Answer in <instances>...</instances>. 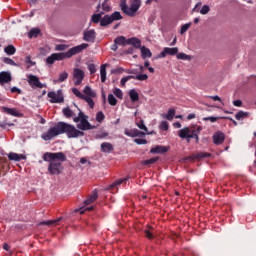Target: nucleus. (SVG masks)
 <instances>
[{
    "mask_svg": "<svg viewBox=\"0 0 256 256\" xmlns=\"http://www.w3.org/2000/svg\"><path fill=\"white\" fill-rule=\"evenodd\" d=\"M27 81L31 89H44V87H47V85L41 83L39 77L33 74L27 75Z\"/></svg>",
    "mask_w": 256,
    "mask_h": 256,
    "instance_id": "obj_8",
    "label": "nucleus"
},
{
    "mask_svg": "<svg viewBox=\"0 0 256 256\" xmlns=\"http://www.w3.org/2000/svg\"><path fill=\"white\" fill-rule=\"evenodd\" d=\"M169 149L166 146L158 145L150 150V153H167Z\"/></svg>",
    "mask_w": 256,
    "mask_h": 256,
    "instance_id": "obj_22",
    "label": "nucleus"
},
{
    "mask_svg": "<svg viewBox=\"0 0 256 256\" xmlns=\"http://www.w3.org/2000/svg\"><path fill=\"white\" fill-rule=\"evenodd\" d=\"M80 163L81 165H85V163H87V158H81Z\"/></svg>",
    "mask_w": 256,
    "mask_h": 256,
    "instance_id": "obj_64",
    "label": "nucleus"
},
{
    "mask_svg": "<svg viewBox=\"0 0 256 256\" xmlns=\"http://www.w3.org/2000/svg\"><path fill=\"white\" fill-rule=\"evenodd\" d=\"M191 139H196V141H199V135H197V133H195L194 130L192 132V138Z\"/></svg>",
    "mask_w": 256,
    "mask_h": 256,
    "instance_id": "obj_61",
    "label": "nucleus"
},
{
    "mask_svg": "<svg viewBox=\"0 0 256 256\" xmlns=\"http://www.w3.org/2000/svg\"><path fill=\"white\" fill-rule=\"evenodd\" d=\"M188 121H191V119H195V114L191 113L187 116Z\"/></svg>",
    "mask_w": 256,
    "mask_h": 256,
    "instance_id": "obj_63",
    "label": "nucleus"
},
{
    "mask_svg": "<svg viewBox=\"0 0 256 256\" xmlns=\"http://www.w3.org/2000/svg\"><path fill=\"white\" fill-rule=\"evenodd\" d=\"M72 93L73 95H75V97H78V99H83V101H86V103H88L90 109H93V107H95V102L93 101V99H95V97H97V93L95 91H93V89H91V87L86 86L83 90V93H81V91H79V89L77 88H72Z\"/></svg>",
    "mask_w": 256,
    "mask_h": 256,
    "instance_id": "obj_4",
    "label": "nucleus"
},
{
    "mask_svg": "<svg viewBox=\"0 0 256 256\" xmlns=\"http://www.w3.org/2000/svg\"><path fill=\"white\" fill-rule=\"evenodd\" d=\"M88 70L90 71V74L93 75V73H96L97 68H95V64H89Z\"/></svg>",
    "mask_w": 256,
    "mask_h": 256,
    "instance_id": "obj_53",
    "label": "nucleus"
},
{
    "mask_svg": "<svg viewBox=\"0 0 256 256\" xmlns=\"http://www.w3.org/2000/svg\"><path fill=\"white\" fill-rule=\"evenodd\" d=\"M25 62L28 63L31 66L36 65V63L31 60V56H27L26 59H25Z\"/></svg>",
    "mask_w": 256,
    "mask_h": 256,
    "instance_id": "obj_56",
    "label": "nucleus"
},
{
    "mask_svg": "<svg viewBox=\"0 0 256 256\" xmlns=\"http://www.w3.org/2000/svg\"><path fill=\"white\" fill-rule=\"evenodd\" d=\"M101 151L103 153H111L113 151V145L109 142H104L101 144Z\"/></svg>",
    "mask_w": 256,
    "mask_h": 256,
    "instance_id": "obj_21",
    "label": "nucleus"
},
{
    "mask_svg": "<svg viewBox=\"0 0 256 256\" xmlns=\"http://www.w3.org/2000/svg\"><path fill=\"white\" fill-rule=\"evenodd\" d=\"M39 33H41V30H39V28H33L30 30L28 35L29 37H37Z\"/></svg>",
    "mask_w": 256,
    "mask_h": 256,
    "instance_id": "obj_44",
    "label": "nucleus"
},
{
    "mask_svg": "<svg viewBox=\"0 0 256 256\" xmlns=\"http://www.w3.org/2000/svg\"><path fill=\"white\" fill-rule=\"evenodd\" d=\"M136 126L140 128L141 131H144L146 135H151V133L148 132L149 130L147 129V126L145 125V122L143 120L136 121Z\"/></svg>",
    "mask_w": 256,
    "mask_h": 256,
    "instance_id": "obj_28",
    "label": "nucleus"
},
{
    "mask_svg": "<svg viewBox=\"0 0 256 256\" xmlns=\"http://www.w3.org/2000/svg\"><path fill=\"white\" fill-rule=\"evenodd\" d=\"M113 23V20L111 19V16L105 15L101 20H100V25L101 27H107V25H111Z\"/></svg>",
    "mask_w": 256,
    "mask_h": 256,
    "instance_id": "obj_24",
    "label": "nucleus"
},
{
    "mask_svg": "<svg viewBox=\"0 0 256 256\" xmlns=\"http://www.w3.org/2000/svg\"><path fill=\"white\" fill-rule=\"evenodd\" d=\"M110 19H112L113 21H121V19H123V17L121 16L120 12H114L112 15H110Z\"/></svg>",
    "mask_w": 256,
    "mask_h": 256,
    "instance_id": "obj_38",
    "label": "nucleus"
},
{
    "mask_svg": "<svg viewBox=\"0 0 256 256\" xmlns=\"http://www.w3.org/2000/svg\"><path fill=\"white\" fill-rule=\"evenodd\" d=\"M87 47H89V44L83 43L69 49L67 52L53 53L51 56H48L46 58V63L47 65H53L55 61H63V59H71L73 55H77L81 53V51H85Z\"/></svg>",
    "mask_w": 256,
    "mask_h": 256,
    "instance_id": "obj_3",
    "label": "nucleus"
},
{
    "mask_svg": "<svg viewBox=\"0 0 256 256\" xmlns=\"http://www.w3.org/2000/svg\"><path fill=\"white\" fill-rule=\"evenodd\" d=\"M233 105L235 107H241V105H243V102H241V100H235L233 101Z\"/></svg>",
    "mask_w": 256,
    "mask_h": 256,
    "instance_id": "obj_58",
    "label": "nucleus"
},
{
    "mask_svg": "<svg viewBox=\"0 0 256 256\" xmlns=\"http://www.w3.org/2000/svg\"><path fill=\"white\" fill-rule=\"evenodd\" d=\"M83 79H85V72L79 68H75L73 70L74 85H81V83H83Z\"/></svg>",
    "mask_w": 256,
    "mask_h": 256,
    "instance_id": "obj_9",
    "label": "nucleus"
},
{
    "mask_svg": "<svg viewBox=\"0 0 256 256\" xmlns=\"http://www.w3.org/2000/svg\"><path fill=\"white\" fill-rule=\"evenodd\" d=\"M126 45H132L133 47H135L136 49L141 48V40H139L138 38H129L126 40Z\"/></svg>",
    "mask_w": 256,
    "mask_h": 256,
    "instance_id": "obj_16",
    "label": "nucleus"
},
{
    "mask_svg": "<svg viewBox=\"0 0 256 256\" xmlns=\"http://www.w3.org/2000/svg\"><path fill=\"white\" fill-rule=\"evenodd\" d=\"M98 195L96 190H94L91 194V196L84 202L85 205H91V203H93L96 199H97Z\"/></svg>",
    "mask_w": 256,
    "mask_h": 256,
    "instance_id": "obj_31",
    "label": "nucleus"
},
{
    "mask_svg": "<svg viewBox=\"0 0 256 256\" xmlns=\"http://www.w3.org/2000/svg\"><path fill=\"white\" fill-rule=\"evenodd\" d=\"M3 63H5L6 65H12V67H19L18 63H15V61H13V59L8 58V57H4L2 59Z\"/></svg>",
    "mask_w": 256,
    "mask_h": 256,
    "instance_id": "obj_33",
    "label": "nucleus"
},
{
    "mask_svg": "<svg viewBox=\"0 0 256 256\" xmlns=\"http://www.w3.org/2000/svg\"><path fill=\"white\" fill-rule=\"evenodd\" d=\"M59 221H61V218H58L56 220L42 221L39 223V225H48V226L57 225V223H59Z\"/></svg>",
    "mask_w": 256,
    "mask_h": 256,
    "instance_id": "obj_36",
    "label": "nucleus"
},
{
    "mask_svg": "<svg viewBox=\"0 0 256 256\" xmlns=\"http://www.w3.org/2000/svg\"><path fill=\"white\" fill-rule=\"evenodd\" d=\"M101 14H94L92 15V23H99L101 21Z\"/></svg>",
    "mask_w": 256,
    "mask_h": 256,
    "instance_id": "obj_50",
    "label": "nucleus"
},
{
    "mask_svg": "<svg viewBox=\"0 0 256 256\" xmlns=\"http://www.w3.org/2000/svg\"><path fill=\"white\" fill-rule=\"evenodd\" d=\"M114 43L116 45H127V39L125 38V36H120L114 40Z\"/></svg>",
    "mask_w": 256,
    "mask_h": 256,
    "instance_id": "obj_34",
    "label": "nucleus"
},
{
    "mask_svg": "<svg viewBox=\"0 0 256 256\" xmlns=\"http://www.w3.org/2000/svg\"><path fill=\"white\" fill-rule=\"evenodd\" d=\"M209 11H211V8L209 7V5H204L200 10V14L207 15V13H209Z\"/></svg>",
    "mask_w": 256,
    "mask_h": 256,
    "instance_id": "obj_47",
    "label": "nucleus"
},
{
    "mask_svg": "<svg viewBox=\"0 0 256 256\" xmlns=\"http://www.w3.org/2000/svg\"><path fill=\"white\" fill-rule=\"evenodd\" d=\"M130 79H135V76L130 75L122 78L120 81L122 87H125V84L127 83V81H130Z\"/></svg>",
    "mask_w": 256,
    "mask_h": 256,
    "instance_id": "obj_46",
    "label": "nucleus"
},
{
    "mask_svg": "<svg viewBox=\"0 0 256 256\" xmlns=\"http://www.w3.org/2000/svg\"><path fill=\"white\" fill-rule=\"evenodd\" d=\"M7 126L8 127H13V123L0 122V127L2 129H7Z\"/></svg>",
    "mask_w": 256,
    "mask_h": 256,
    "instance_id": "obj_54",
    "label": "nucleus"
},
{
    "mask_svg": "<svg viewBox=\"0 0 256 256\" xmlns=\"http://www.w3.org/2000/svg\"><path fill=\"white\" fill-rule=\"evenodd\" d=\"M11 93H18L19 95H21V89L14 86L11 88Z\"/></svg>",
    "mask_w": 256,
    "mask_h": 256,
    "instance_id": "obj_57",
    "label": "nucleus"
},
{
    "mask_svg": "<svg viewBox=\"0 0 256 256\" xmlns=\"http://www.w3.org/2000/svg\"><path fill=\"white\" fill-rule=\"evenodd\" d=\"M176 57L177 59H180L181 61H191V56L183 53V52H180L176 54Z\"/></svg>",
    "mask_w": 256,
    "mask_h": 256,
    "instance_id": "obj_32",
    "label": "nucleus"
},
{
    "mask_svg": "<svg viewBox=\"0 0 256 256\" xmlns=\"http://www.w3.org/2000/svg\"><path fill=\"white\" fill-rule=\"evenodd\" d=\"M16 52L17 49L13 45H8L4 48V53H6V55H15Z\"/></svg>",
    "mask_w": 256,
    "mask_h": 256,
    "instance_id": "obj_29",
    "label": "nucleus"
},
{
    "mask_svg": "<svg viewBox=\"0 0 256 256\" xmlns=\"http://www.w3.org/2000/svg\"><path fill=\"white\" fill-rule=\"evenodd\" d=\"M113 94L115 95V97H117L118 99H123V91L119 88H114L113 89Z\"/></svg>",
    "mask_w": 256,
    "mask_h": 256,
    "instance_id": "obj_40",
    "label": "nucleus"
},
{
    "mask_svg": "<svg viewBox=\"0 0 256 256\" xmlns=\"http://www.w3.org/2000/svg\"><path fill=\"white\" fill-rule=\"evenodd\" d=\"M107 67L108 64H102L100 66V79L102 83H105V81H107Z\"/></svg>",
    "mask_w": 256,
    "mask_h": 256,
    "instance_id": "obj_17",
    "label": "nucleus"
},
{
    "mask_svg": "<svg viewBox=\"0 0 256 256\" xmlns=\"http://www.w3.org/2000/svg\"><path fill=\"white\" fill-rule=\"evenodd\" d=\"M157 161H159V158H150L148 160H144L142 161V165H153V163H157Z\"/></svg>",
    "mask_w": 256,
    "mask_h": 256,
    "instance_id": "obj_39",
    "label": "nucleus"
},
{
    "mask_svg": "<svg viewBox=\"0 0 256 256\" xmlns=\"http://www.w3.org/2000/svg\"><path fill=\"white\" fill-rule=\"evenodd\" d=\"M62 113L66 119H71V117L75 119V117H77L75 116V110L70 109L69 106L63 108Z\"/></svg>",
    "mask_w": 256,
    "mask_h": 256,
    "instance_id": "obj_18",
    "label": "nucleus"
},
{
    "mask_svg": "<svg viewBox=\"0 0 256 256\" xmlns=\"http://www.w3.org/2000/svg\"><path fill=\"white\" fill-rule=\"evenodd\" d=\"M108 103L112 107H115V105H117V98H115V95H113V94L108 95Z\"/></svg>",
    "mask_w": 256,
    "mask_h": 256,
    "instance_id": "obj_37",
    "label": "nucleus"
},
{
    "mask_svg": "<svg viewBox=\"0 0 256 256\" xmlns=\"http://www.w3.org/2000/svg\"><path fill=\"white\" fill-rule=\"evenodd\" d=\"M177 53H179V48L174 47V48H169V47H165L163 49V51L157 56V59H165V57H167V55H177Z\"/></svg>",
    "mask_w": 256,
    "mask_h": 256,
    "instance_id": "obj_10",
    "label": "nucleus"
},
{
    "mask_svg": "<svg viewBox=\"0 0 256 256\" xmlns=\"http://www.w3.org/2000/svg\"><path fill=\"white\" fill-rule=\"evenodd\" d=\"M48 99L51 103H64L65 96H63V90L50 91L47 94Z\"/></svg>",
    "mask_w": 256,
    "mask_h": 256,
    "instance_id": "obj_7",
    "label": "nucleus"
},
{
    "mask_svg": "<svg viewBox=\"0 0 256 256\" xmlns=\"http://www.w3.org/2000/svg\"><path fill=\"white\" fill-rule=\"evenodd\" d=\"M249 115V112L239 111L236 113L235 119H237V121H243L244 119H249Z\"/></svg>",
    "mask_w": 256,
    "mask_h": 256,
    "instance_id": "obj_23",
    "label": "nucleus"
},
{
    "mask_svg": "<svg viewBox=\"0 0 256 256\" xmlns=\"http://www.w3.org/2000/svg\"><path fill=\"white\" fill-rule=\"evenodd\" d=\"M132 79H137V81H147V79H149V76H147V74H139L134 76V78Z\"/></svg>",
    "mask_w": 256,
    "mask_h": 256,
    "instance_id": "obj_45",
    "label": "nucleus"
},
{
    "mask_svg": "<svg viewBox=\"0 0 256 256\" xmlns=\"http://www.w3.org/2000/svg\"><path fill=\"white\" fill-rule=\"evenodd\" d=\"M124 134L127 137H143V136L147 135V133H145L143 131H139V130H137V128H134L132 130L125 129Z\"/></svg>",
    "mask_w": 256,
    "mask_h": 256,
    "instance_id": "obj_12",
    "label": "nucleus"
},
{
    "mask_svg": "<svg viewBox=\"0 0 256 256\" xmlns=\"http://www.w3.org/2000/svg\"><path fill=\"white\" fill-rule=\"evenodd\" d=\"M66 134L68 139H77L78 137H84L85 133L77 129L74 125L67 122H58L54 127H50L46 133L42 134L44 141H51L58 135Z\"/></svg>",
    "mask_w": 256,
    "mask_h": 256,
    "instance_id": "obj_1",
    "label": "nucleus"
},
{
    "mask_svg": "<svg viewBox=\"0 0 256 256\" xmlns=\"http://www.w3.org/2000/svg\"><path fill=\"white\" fill-rule=\"evenodd\" d=\"M123 71H125V69H123V68H116V69L112 70L111 73H123Z\"/></svg>",
    "mask_w": 256,
    "mask_h": 256,
    "instance_id": "obj_59",
    "label": "nucleus"
},
{
    "mask_svg": "<svg viewBox=\"0 0 256 256\" xmlns=\"http://www.w3.org/2000/svg\"><path fill=\"white\" fill-rule=\"evenodd\" d=\"M140 51H141V57L142 59H147V58H151L152 57V53L151 50L145 46L140 47Z\"/></svg>",
    "mask_w": 256,
    "mask_h": 256,
    "instance_id": "obj_20",
    "label": "nucleus"
},
{
    "mask_svg": "<svg viewBox=\"0 0 256 256\" xmlns=\"http://www.w3.org/2000/svg\"><path fill=\"white\" fill-rule=\"evenodd\" d=\"M145 235L148 239H153V230H145Z\"/></svg>",
    "mask_w": 256,
    "mask_h": 256,
    "instance_id": "obj_55",
    "label": "nucleus"
},
{
    "mask_svg": "<svg viewBox=\"0 0 256 256\" xmlns=\"http://www.w3.org/2000/svg\"><path fill=\"white\" fill-rule=\"evenodd\" d=\"M68 78H69V73L64 71L59 74L58 79H55L54 83H63L64 81H67Z\"/></svg>",
    "mask_w": 256,
    "mask_h": 256,
    "instance_id": "obj_25",
    "label": "nucleus"
},
{
    "mask_svg": "<svg viewBox=\"0 0 256 256\" xmlns=\"http://www.w3.org/2000/svg\"><path fill=\"white\" fill-rule=\"evenodd\" d=\"M11 72L2 71L0 72V85H5L6 83H11Z\"/></svg>",
    "mask_w": 256,
    "mask_h": 256,
    "instance_id": "obj_13",
    "label": "nucleus"
},
{
    "mask_svg": "<svg viewBox=\"0 0 256 256\" xmlns=\"http://www.w3.org/2000/svg\"><path fill=\"white\" fill-rule=\"evenodd\" d=\"M210 99H213V101H219L221 103V97H219L218 95L210 96Z\"/></svg>",
    "mask_w": 256,
    "mask_h": 256,
    "instance_id": "obj_60",
    "label": "nucleus"
},
{
    "mask_svg": "<svg viewBox=\"0 0 256 256\" xmlns=\"http://www.w3.org/2000/svg\"><path fill=\"white\" fill-rule=\"evenodd\" d=\"M210 156H211V154H209V153L200 152V153H198L194 156V159H205V158L210 157Z\"/></svg>",
    "mask_w": 256,
    "mask_h": 256,
    "instance_id": "obj_41",
    "label": "nucleus"
},
{
    "mask_svg": "<svg viewBox=\"0 0 256 256\" xmlns=\"http://www.w3.org/2000/svg\"><path fill=\"white\" fill-rule=\"evenodd\" d=\"M217 119H219V118L215 117V116H210V117L203 118V121H210L211 123H215V121H217Z\"/></svg>",
    "mask_w": 256,
    "mask_h": 256,
    "instance_id": "obj_52",
    "label": "nucleus"
},
{
    "mask_svg": "<svg viewBox=\"0 0 256 256\" xmlns=\"http://www.w3.org/2000/svg\"><path fill=\"white\" fill-rule=\"evenodd\" d=\"M129 97H130L132 103L139 101V93H137V90H135V89H132L129 91Z\"/></svg>",
    "mask_w": 256,
    "mask_h": 256,
    "instance_id": "obj_27",
    "label": "nucleus"
},
{
    "mask_svg": "<svg viewBox=\"0 0 256 256\" xmlns=\"http://www.w3.org/2000/svg\"><path fill=\"white\" fill-rule=\"evenodd\" d=\"M178 135L180 139H191L193 136V130H191L189 127H184L178 131Z\"/></svg>",
    "mask_w": 256,
    "mask_h": 256,
    "instance_id": "obj_11",
    "label": "nucleus"
},
{
    "mask_svg": "<svg viewBox=\"0 0 256 256\" xmlns=\"http://www.w3.org/2000/svg\"><path fill=\"white\" fill-rule=\"evenodd\" d=\"M96 121H97L98 123H103V121H105V114H103L102 111H100V112H98V113L96 114Z\"/></svg>",
    "mask_w": 256,
    "mask_h": 256,
    "instance_id": "obj_42",
    "label": "nucleus"
},
{
    "mask_svg": "<svg viewBox=\"0 0 256 256\" xmlns=\"http://www.w3.org/2000/svg\"><path fill=\"white\" fill-rule=\"evenodd\" d=\"M3 111L7 113V115H12V117H19V112L15 108L3 107Z\"/></svg>",
    "mask_w": 256,
    "mask_h": 256,
    "instance_id": "obj_26",
    "label": "nucleus"
},
{
    "mask_svg": "<svg viewBox=\"0 0 256 256\" xmlns=\"http://www.w3.org/2000/svg\"><path fill=\"white\" fill-rule=\"evenodd\" d=\"M162 117L168 121H173V118L175 117V109H169L167 114L162 115Z\"/></svg>",
    "mask_w": 256,
    "mask_h": 256,
    "instance_id": "obj_30",
    "label": "nucleus"
},
{
    "mask_svg": "<svg viewBox=\"0 0 256 256\" xmlns=\"http://www.w3.org/2000/svg\"><path fill=\"white\" fill-rule=\"evenodd\" d=\"M89 117L85 115L81 110H79L78 116L73 118L74 123L77 124V129L79 131H89V129H93L91 123H89Z\"/></svg>",
    "mask_w": 256,
    "mask_h": 256,
    "instance_id": "obj_6",
    "label": "nucleus"
},
{
    "mask_svg": "<svg viewBox=\"0 0 256 256\" xmlns=\"http://www.w3.org/2000/svg\"><path fill=\"white\" fill-rule=\"evenodd\" d=\"M159 127L162 131H168L169 123H167V121H162Z\"/></svg>",
    "mask_w": 256,
    "mask_h": 256,
    "instance_id": "obj_48",
    "label": "nucleus"
},
{
    "mask_svg": "<svg viewBox=\"0 0 256 256\" xmlns=\"http://www.w3.org/2000/svg\"><path fill=\"white\" fill-rule=\"evenodd\" d=\"M120 7L125 15H128V17H135V14L141 7V0H129V6L127 3L122 2Z\"/></svg>",
    "mask_w": 256,
    "mask_h": 256,
    "instance_id": "obj_5",
    "label": "nucleus"
},
{
    "mask_svg": "<svg viewBox=\"0 0 256 256\" xmlns=\"http://www.w3.org/2000/svg\"><path fill=\"white\" fill-rule=\"evenodd\" d=\"M189 27H191V23L182 25L180 28V35L187 33V31H189Z\"/></svg>",
    "mask_w": 256,
    "mask_h": 256,
    "instance_id": "obj_43",
    "label": "nucleus"
},
{
    "mask_svg": "<svg viewBox=\"0 0 256 256\" xmlns=\"http://www.w3.org/2000/svg\"><path fill=\"white\" fill-rule=\"evenodd\" d=\"M127 181H129V178L118 179L111 185V189H115V187H119V185L127 183Z\"/></svg>",
    "mask_w": 256,
    "mask_h": 256,
    "instance_id": "obj_35",
    "label": "nucleus"
},
{
    "mask_svg": "<svg viewBox=\"0 0 256 256\" xmlns=\"http://www.w3.org/2000/svg\"><path fill=\"white\" fill-rule=\"evenodd\" d=\"M95 37H96L95 30L84 31L83 39L87 41V43H94Z\"/></svg>",
    "mask_w": 256,
    "mask_h": 256,
    "instance_id": "obj_14",
    "label": "nucleus"
},
{
    "mask_svg": "<svg viewBox=\"0 0 256 256\" xmlns=\"http://www.w3.org/2000/svg\"><path fill=\"white\" fill-rule=\"evenodd\" d=\"M173 127H175V129H181V122H175Z\"/></svg>",
    "mask_w": 256,
    "mask_h": 256,
    "instance_id": "obj_62",
    "label": "nucleus"
},
{
    "mask_svg": "<svg viewBox=\"0 0 256 256\" xmlns=\"http://www.w3.org/2000/svg\"><path fill=\"white\" fill-rule=\"evenodd\" d=\"M8 159L10 161H22L23 159H26V157L23 154H17V153L11 152L8 154Z\"/></svg>",
    "mask_w": 256,
    "mask_h": 256,
    "instance_id": "obj_19",
    "label": "nucleus"
},
{
    "mask_svg": "<svg viewBox=\"0 0 256 256\" xmlns=\"http://www.w3.org/2000/svg\"><path fill=\"white\" fill-rule=\"evenodd\" d=\"M213 141L215 145H221V143L225 141V134H223L222 132H216L213 135Z\"/></svg>",
    "mask_w": 256,
    "mask_h": 256,
    "instance_id": "obj_15",
    "label": "nucleus"
},
{
    "mask_svg": "<svg viewBox=\"0 0 256 256\" xmlns=\"http://www.w3.org/2000/svg\"><path fill=\"white\" fill-rule=\"evenodd\" d=\"M66 157L63 152H46L43 155V161H47L48 172L50 175H61L63 173V161H65Z\"/></svg>",
    "mask_w": 256,
    "mask_h": 256,
    "instance_id": "obj_2",
    "label": "nucleus"
},
{
    "mask_svg": "<svg viewBox=\"0 0 256 256\" xmlns=\"http://www.w3.org/2000/svg\"><path fill=\"white\" fill-rule=\"evenodd\" d=\"M134 143H136L137 145H147V140L137 138V139L134 140Z\"/></svg>",
    "mask_w": 256,
    "mask_h": 256,
    "instance_id": "obj_51",
    "label": "nucleus"
},
{
    "mask_svg": "<svg viewBox=\"0 0 256 256\" xmlns=\"http://www.w3.org/2000/svg\"><path fill=\"white\" fill-rule=\"evenodd\" d=\"M67 47H69V46H67L65 44H58L55 46V51H65L67 49Z\"/></svg>",
    "mask_w": 256,
    "mask_h": 256,
    "instance_id": "obj_49",
    "label": "nucleus"
}]
</instances>
